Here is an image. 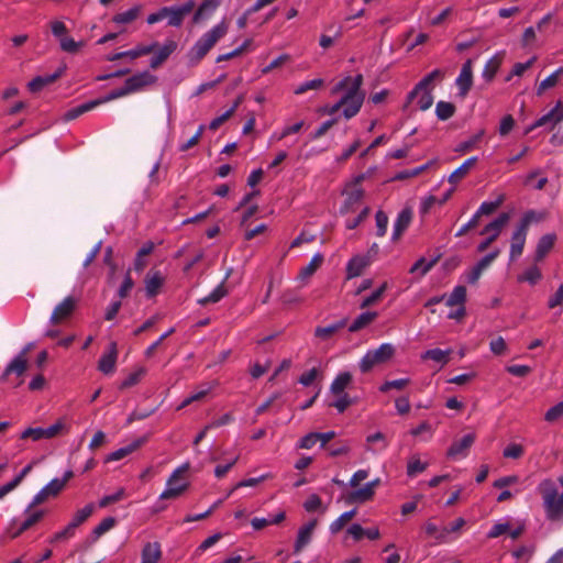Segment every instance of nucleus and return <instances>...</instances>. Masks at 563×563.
I'll use <instances>...</instances> for the list:
<instances>
[{"label":"nucleus","mask_w":563,"mask_h":563,"mask_svg":"<svg viewBox=\"0 0 563 563\" xmlns=\"http://www.w3.org/2000/svg\"><path fill=\"white\" fill-rule=\"evenodd\" d=\"M363 84V76L361 74L352 77L346 76L340 80L331 90L332 95H338L344 91L342 98L334 104L324 108V112L333 115L340 109H343V115L346 120L355 117L364 102L365 92L362 91L361 87Z\"/></svg>","instance_id":"nucleus-1"},{"label":"nucleus","mask_w":563,"mask_h":563,"mask_svg":"<svg viewBox=\"0 0 563 563\" xmlns=\"http://www.w3.org/2000/svg\"><path fill=\"white\" fill-rule=\"evenodd\" d=\"M558 483L562 493H559L556 482L552 478H544L537 486L545 518L551 522H563V475L558 478Z\"/></svg>","instance_id":"nucleus-2"},{"label":"nucleus","mask_w":563,"mask_h":563,"mask_svg":"<svg viewBox=\"0 0 563 563\" xmlns=\"http://www.w3.org/2000/svg\"><path fill=\"white\" fill-rule=\"evenodd\" d=\"M229 24L221 21L211 30L206 32L190 48L188 53L192 65L199 64L205 56L214 47V45L228 33Z\"/></svg>","instance_id":"nucleus-3"},{"label":"nucleus","mask_w":563,"mask_h":563,"mask_svg":"<svg viewBox=\"0 0 563 563\" xmlns=\"http://www.w3.org/2000/svg\"><path fill=\"white\" fill-rule=\"evenodd\" d=\"M189 467V463H185L170 474L166 482V488L159 495L161 500L177 499L188 490L190 486L187 477Z\"/></svg>","instance_id":"nucleus-4"},{"label":"nucleus","mask_w":563,"mask_h":563,"mask_svg":"<svg viewBox=\"0 0 563 563\" xmlns=\"http://www.w3.org/2000/svg\"><path fill=\"white\" fill-rule=\"evenodd\" d=\"M30 347L23 349L5 367L1 375V380L12 388H16L24 383V375L29 368Z\"/></svg>","instance_id":"nucleus-5"},{"label":"nucleus","mask_w":563,"mask_h":563,"mask_svg":"<svg viewBox=\"0 0 563 563\" xmlns=\"http://www.w3.org/2000/svg\"><path fill=\"white\" fill-rule=\"evenodd\" d=\"M395 346L390 343H383L377 349L368 350L360 362L362 373H368L375 366L390 361L395 355Z\"/></svg>","instance_id":"nucleus-6"},{"label":"nucleus","mask_w":563,"mask_h":563,"mask_svg":"<svg viewBox=\"0 0 563 563\" xmlns=\"http://www.w3.org/2000/svg\"><path fill=\"white\" fill-rule=\"evenodd\" d=\"M509 219V213L503 212L495 220L485 225L481 234L486 235V238L478 244L477 252H485L498 239Z\"/></svg>","instance_id":"nucleus-7"},{"label":"nucleus","mask_w":563,"mask_h":563,"mask_svg":"<svg viewBox=\"0 0 563 563\" xmlns=\"http://www.w3.org/2000/svg\"><path fill=\"white\" fill-rule=\"evenodd\" d=\"M364 176H358L354 183L346 186L344 190L345 199L341 207V213L355 212L362 205L364 190L361 187Z\"/></svg>","instance_id":"nucleus-8"},{"label":"nucleus","mask_w":563,"mask_h":563,"mask_svg":"<svg viewBox=\"0 0 563 563\" xmlns=\"http://www.w3.org/2000/svg\"><path fill=\"white\" fill-rule=\"evenodd\" d=\"M78 305V299L74 296L64 298L53 310L51 316L52 324H60L70 319Z\"/></svg>","instance_id":"nucleus-9"},{"label":"nucleus","mask_w":563,"mask_h":563,"mask_svg":"<svg viewBox=\"0 0 563 563\" xmlns=\"http://www.w3.org/2000/svg\"><path fill=\"white\" fill-rule=\"evenodd\" d=\"M561 121H563V102L558 101L551 111L539 118L532 125L527 128L525 133L529 134L534 129L540 126H549L550 129H553Z\"/></svg>","instance_id":"nucleus-10"},{"label":"nucleus","mask_w":563,"mask_h":563,"mask_svg":"<svg viewBox=\"0 0 563 563\" xmlns=\"http://www.w3.org/2000/svg\"><path fill=\"white\" fill-rule=\"evenodd\" d=\"M64 488L65 481H59V478L52 479L33 497V505H41L49 498L57 497Z\"/></svg>","instance_id":"nucleus-11"},{"label":"nucleus","mask_w":563,"mask_h":563,"mask_svg":"<svg viewBox=\"0 0 563 563\" xmlns=\"http://www.w3.org/2000/svg\"><path fill=\"white\" fill-rule=\"evenodd\" d=\"M476 439L475 433L465 434L462 439L454 441L448 450V457L457 459L465 457L468 450L474 444Z\"/></svg>","instance_id":"nucleus-12"},{"label":"nucleus","mask_w":563,"mask_h":563,"mask_svg":"<svg viewBox=\"0 0 563 563\" xmlns=\"http://www.w3.org/2000/svg\"><path fill=\"white\" fill-rule=\"evenodd\" d=\"M528 232L518 225L511 234L509 258L516 261L523 253Z\"/></svg>","instance_id":"nucleus-13"},{"label":"nucleus","mask_w":563,"mask_h":563,"mask_svg":"<svg viewBox=\"0 0 563 563\" xmlns=\"http://www.w3.org/2000/svg\"><path fill=\"white\" fill-rule=\"evenodd\" d=\"M37 505H33V501L24 510V520L19 525L18 533H23L38 523L45 516L46 511L42 509H34Z\"/></svg>","instance_id":"nucleus-14"},{"label":"nucleus","mask_w":563,"mask_h":563,"mask_svg":"<svg viewBox=\"0 0 563 563\" xmlns=\"http://www.w3.org/2000/svg\"><path fill=\"white\" fill-rule=\"evenodd\" d=\"M444 74L442 70L440 69H434L432 70L430 74H428L427 76H424L416 86L415 88L408 93V101L409 102H412L416 98V96H418L420 93L421 90L423 89H428L430 91H432L433 89V82L435 80H441L443 78Z\"/></svg>","instance_id":"nucleus-15"},{"label":"nucleus","mask_w":563,"mask_h":563,"mask_svg":"<svg viewBox=\"0 0 563 563\" xmlns=\"http://www.w3.org/2000/svg\"><path fill=\"white\" fill-rule=\"evenodd\" d=\"M156 81V77L148 71L139 73L125 80L128 91L130 93L142 90L143 88L153 85Z\"/></svg>","instance_id":"nucleus-16"},{"label":"nucleus","mask_w":563,"mask_h":563,"mask_svg":"<svg viewBox=\"0 0 563 563\" xmlns=\"http://www.w3.org/2000/svg\"><path fill=\"white\" fill-rule=\"evenodd\" d=\"M317 525H318L317 519H312L299 529L298 536H297V539H296V542L294 545V552L296 554L300 553L302 551V549L310 543Z\"/></svg>","instance_id":"nucleus-17"},{"label":"nucleus","mask_w":563,"mask_h":563,"mask_svg":"<svg viewBox=\"0 0 563 563\" xmlns=\"http://www.w3.org/2000/svg\"><path fill=\"white\" fill-rule=\"evenodd\" d=\"M556 242V234L555 233H548L542 235L536 246L534 252V262L540 263L542 262L548 254L552 251L554 247V244Z\"/></svg>","instance_id":"nucleus-18"},{"label":"nucleus","mask_w":563,"mask_h":563,"mask_svg":"<svg viewBox=\"0 0 563 563\" xmlns=\"http://www.w3.org/2000/svg\"><path fill=\"white\" fill-rule=\"evenodd\" d=\"M71 423L68 418L60 417L52 426L43 428L44 439L49 440L60 435L68 434Z\"/></svg>","instance_id":"nucleus-19"},{"label":"nucleus","mask_w":563,"mask_h":563,"mask_svg":"<svg viewBox=\"0 0 563 563\" xmlns=\"http://www.w3.org/2000/svg\"><path fill=\"white\" fill-rule=\"evenodd\" d=\"M473 85V69L472 62L466 60L461 69L459 77L456 78V86L460 90V95L465 97Z\"/></svg>","instance_id":"nucleus-20"},{"label":"nucleus","mask_w":563,"mask_h":563,"mask_svg":"<svg viewBox=\"0 0 563 563\" xmlns=\"http://www.w3.org/2000/svg\"><path fill=\"white\" fill-rule=\"evenodd\" d=\"M195 9V2L188 1L180 7H170L168 8L169 12L167 14L168 25L170 26H180L185 16L189 14Z\"/></svg>","instance_id":"nucleus-21"},{"label":"nucleus","mask_w":563,"mask_h":563,"mask_svg":"<svg viewBox=\"0 0 563 563\" xmlns=\"http://www.w3.org/2000/svg\"><path fill=\"white\" fill-rule=\"evenodd\" d=\"M117 358H118L117 343L111 342L108 346V351L99 360V363H98L99 371L104 374L112 373L115 368Z\"/></svg>","instance_id":"nucleus-22"},{"label":"nucleus","mask_w":563,"mask_h":563,"mask_svg":"<svg viewBox=\"0 0 563 563\" xmlns=\"http://www.w3.org/2000/svg\"><path fill=\"white\" fill-rule=\"evenodd\" d=\"M65 71V67H59L54 74L52 75H44V76H36L33 78L27 87L31 92H38L44 87L55 82L58 78L63 76Z\"/></svg>","instance_id":"nucleus-23"},{"label":"nucleus","mask_w":563,"mask_h":563,"mask_svg":"<svg viewBox=\"0 0 563 563\" xmlns=\"http://www.w3.org/2000/svg\"><path fill=\"white\" fill-rule=\"evenodd\" d=\"M412 221V210L410 208L402 209L395 221L393 231V241H398L404 232L408 229Z\"/></svg>","instance_id":"nucleus-24"},{"label":"nucleus","mask_w":563,"mask_h":563,"mask_svg":"<svg viewBox=\"0 0 563 563\" xmlns=\"http://www.w3.org/2000/svg\"><path fill=\"white\" fill-rule=\"evenodd\" d=\"M163 552L161 543L157 541L147 542L141 551V563H158L162 560Z\"/></svg>","instance_id":"nucleus-25"},{"label":"nucleus","mask_w":563,"mask_h":563,"mask_svg":"<svg viewBox=\"0 0 563 563\" xmlns=\"http://www.w3.org/2000/svg\"><path fill=\"white\" fill-rule=\"evenodd\" d=\"M145 291L148 298L155 297L162 286L164 285L165 278L158 271H150L145 277Z\"/></svg>","instance_id":"nucleus-26"},{"label":"nucleus","mask_w":563,"mask_h":563,"mask_svg":"<svg viewBox=\"0 0 563 563\" xmlns=\"http://www.w3.org/2000/svg\"><path fill=\"white\" fill-rule=\"evenodd\" d=\"M323 261L324 257L321 253L314 254L310 263L299 271L297 279L301 282L302 285H306L310 277L321 267Z\"/></svg>","instance_id":"nucleus-27"},{"label":"nucleus","mask_w":563,"mask_h":563,"mask_svg":"<svg viewBox=\"0 0 563 563\" xmlns=\"http://www.w3.org/2000/svg\"><path fill=\"white\" fill-rule=\"evenodd\" d=\"M369 265V261L366 256L355 255L346 265V278L352 279L362 275L364 269Z\"/></svg>","instance_id":"nucleus-28"},{"label":"nucleus","mask_w":563,"mask_h":563,"mask_svg":"<svg viewBox=\"0 0 563 563\" xmlns=\"http://www.w3.org/2000/svg\"><path fill=\"white\" fill-rule=\"evenodd\" d=\"M177 44L174 41H167L157 51L155 49L154 56L151 59V67L153 69L158 68L176 49Z\"/></svg>","instance_id":"nucleus-29"},{"label":"nucleus","mask_w":563,"mask_h":563,"mask_svg":"<svg viewBox=\"0 0 563 563\" xmlns=\"http://www.w3.org/2000/svg\"><path fill=\"white\" fill-rule=\"evenodd\" d=\"M346 324L347 319H342L325 327H317L314 330V336L322 341H328L332 339L340 330L344 329Z\"/></svg>","instance_id":"nucleus-30"},{"label":"nucleus","mask_w":563,"mask_h":563,"mask_svg":"<svg viewBox=\"0 0 563 563\" xmlns=\"http://www.w3.org/2000/svg\"><path fill=\"white\" fill-rule=\"evenodd\" d=\"M375 496V492L365 484L363 487L354 489L346 496L347 504H364L371 501Z\"/></svg>","instance_id":"nucleus-31"},{"label":"nucleus","mask_w":563,"mask_h":563,"mask_svg":"<svg viewBox=\"0 0 563 563\" xmlns=\"http://www.w3.org/2000/svg\"><path fill=\"white\" fill-rule=\"evenodd\" d=\"M477 157L473 156L466 159L459 168H456L450 176L449 183L453 186H456L462 179H464L471 169L476 165Z\"/></svg>","instance_id":"nucleus-32"},{"label":"nucleus","mask_w":563,"mask_h":563,"mask_svg":"<svg viewBox=\"0 0 563 563\" xmlns=\"http://www.w3.org/2000/svg\"><path fill=\"white\" fill-rule=\"evenodd\" d=\"M144 442H145V440L137 439L134 442H132L131 444L111 452L109 455H107L106 462L120 461V460L126 457L128 455H130L131 453H133L137 449H140L144 444Z\"/></svg>","instance_id":"nucleus-33"},{"label":"nucleus","mask_w":563,"mask_h":563,"mask_svg":"<svg viewBox=\"0 0 563 563\" xmlns=\"http://www.w3.org/2000/svg\"><path fill=\"white\" fill-rule=\"evenodd\" d=\"M377 317L378 313L376 311H365L357 316L355 320L349 325V331L353 333L358 332L373 323Z\"/></svg>","instance_id":"nucleus-34"},{"label":"nucleus","mask_w":563,"mask_h":563,"mask_svg":"<svg viewBox=\"0 0 563 563\" xmlns=\"http://www.w3.org/2000/svg\"><path fill=\"white\" fill-rule=\"evenodd\" d=\"M102 100H92L80 106H77L73 109L66 111L63 115L65 121H71L80 117L81 114L95 109L97 106L101 104Z\"/></svg>","instance_id":"nucleus-35"},{"label":"nucleus","mask_w":563,"mask_h":563,"mask_svg":"<svg viewBox=\"0 0 563 563\" xmlns=\"http://www.w3.org/2000/svg\"><path fill=\"white\" fill-rule=\"evenodd\" d=\"M219 0H205L197 9L194 15V22L198 23L202 20L208 19L219 7Z\"/></svg>","instance_id":"nucleus-36"},{"label":"nucleus","mask_w":563,"mask_h":563,"mask_svg":"<svg viewBox=\"0 0 563 563\" xmlns=\"http://www.w3.org/2000/svg\"><path fill=\"white\" fill-rule=\"evenodd\" d=\"M538 263L534 262V264L530 267H528L523 273L517 276L518 283H528L531 286H534L542 279V272L537 265Z\"/></svg>","instance_id":"nucleus-37"},{"label":"nucleus","mask_w":563,"mask_h":563,"mask_svg":"<svg viewBox=\"0 0 563 563\" xmlns=\"http://www.w3.org/2000/svg\"><path fill=\"white\" fill-rule=\"evenodd\" d=\"M352 383V375L349 372L340 373L331 383L332 395L346 394L345 388Z\"/></svg>","instance_id":"nucleus-38"},{"label":"nucleus","mask_w":563,"mask_h":563,"mask_svg":"<svg viewBox=\"0 0 563 563\" xmlns=\"http://www.w3.org/2000/svg\"><path fill=\"white\" fill-rule=\"evenodd\" d=\"M516 519L505 518L493 525L487 533L488 539H496L503 534H508Z\"/></svg>","instance_id":"nucleus-39"},{"label":"nucleus","mask_w":563,"mask_h":563,"mask_svg":"<svg viewBox=\"0 0 563 563\" xmlns=\"http://www.w3.org/2000/svg\"><path fill=\"white\" fill-rule=\"evenodd\" d=\"M545 212L528 210L527 212L523 213L522 218L520 219L517 225L528 232L532 223L542 222L545 219Z\"/></svg>","instance_id":"nucleus-40"},{"label":"nucleus","mask_w":563,"mask_h":563,"mask_svg":"<svg viewBox=\"0 0 563 563\" xmlns=\"http://www.w3.org/2000/svg\"><path fill=\"white\" fill-rule=\"evenodd\" d=\"M506 196L504 194H499L495 201H485L483 202L475 214L481 219L483 216H489L494 213L505 201Z\"/></svg>","instance_id":"nucleus-41"},{"label":"nucleus","mask_w":563,"mask_h":563,"mask_svg":"<svg viewBox=\"0 0 563 563\" xmlns=\"http://www.w3.org/2000/svg\"><path fill=\"white\" fill-rule=\"evenodd\" d=\"M451 350L443 351L441 349L427 350L422 355V360H431L439 364L445 365L450 360Z\"/></svg>","instance_id":"nucleus-42"},{"label":"nucleus","mask_w":563,"mask_h":563,"mask_svg":"<svg viewBox=\"0 0 563 563\" xmlns=\"http://www.w3.org/2000/svg\"><path fill=\"white\" fill-rule=\"evenodd\" d=\"M228 290L223 283L218 285L208 296L198 300V303L201 306H207L209 303H216L220 301L223 297H225Z\"/></svg>","instance_id":"nucleus-43"},{"label":"nucleus","mask_w":563,"mask_h":563,"mask_svg":"<svg viewBox=\"0 0 563 563\" xmlns=\"http://www.w3.org/2000/svg\"><path fill=\"white\" fill-rule=\"evenodd\" d=\"M95 511V505L92 503L87 504L84 508L78 509L71 520L69 521L70 525L78 528L80 525H82Z\"/></svg>","instance_id":"nucleus-44"},{"label":"nucleus","mask_w":563,"mask_h":563,"mask_svg":"<svg viewBox=\"0 0 563 563\" xmlns=\"http://www.w3.org/2000/svg\"><path fill=\"white\" fill-rule=\"evenodd\" d=\"M428 467L427 462H422L418 454H413L409 457L407 463V475L410 477L416 476L426 471Z\"/></svg>","instance_id":"nucleus-45"},{"label":"nucleus","mask_w":563,"mask_h":563,"mask_svg":"<svg viewBox=\"0 0 563 563\" xmlns=\"http://www.w3.org/2000/svg\"><path fill=\"white\" fill-rule=\"evenodd\" d=\"M466 300V288L464 286H456L449 298L446 299V306L449 307H464Z\"/></svg>","instance_id":"nucleus-46"},{"label":"nucleus","mask_w":563,"mask_h":563,"mask_svg":"<svg viewBox=\"0 0 563 563\" xmlns=\"http://www.w3.org/2000/svg\"><path fill=\"white\" fill-rule=\"evenodd\" d=\"M423 530L428 537L434 538L439 542H443L448 534L446 528L440 529L431 519L424 523Z\"/></svg>","instance_id":"nucleus-47"},{"label":"nucleus","mask_w":563,"mask_h":563,"mask_svg":"<svg viewBox=\"0 0 563 563\" xmlns=\"http://www.w3.org/2000/svg\"><path fill=\"white\" fill-rule=\"evenodd\" d=\"M141 13V7L135 5L124 12L118 13L113 16V22L118 24H128L133 22Z\"/></svg>","instance_id":"nucleus-48"},{"label":"nucleus","mask_w":563,"mask_h":563,"mask_svg":"<svg viewBox=\"0 0 563 563\" xmlns=\"http://www.w3.org/2000/svg\"><path fill=\"white\" fill-rule=\"evenodd\" d=\"M563 74V68H559L553 74H551L549 77H547L544 80H542L538 88H537V95L541 96L545 90L555 87L559 82L560 76Z\"/></svg>","instance_id":"nucleus-49"},{"label":"nucleus","mask_w":563,"mask_h":563,"mask_svg":"<svg viewBox=\"0 0 563 563\" xmlns=\"http://www.w3.org/2000/svg\"><path fill=\"white\" fill-rule=\"evenodd\" d=\"M483 136L484 130H481L478 133H476L468 140L460 143L455 151L462 154L471 152L472 150L477 147V144L482 141Z\"/></svg>","instance_id":"nucleus-50"},{"label":"nucleus","mask_w":563,"mask_h":563,"mask_svg":"<svg viewBox=\"0 0 563 563\" xmlns=\"http://www.w3.org/2000/svg\"><path fill=\"white\" fill-rule=\"evenodd\" d=\"M435 113L439 120H449L455 113V106L452 102L439 101L435 107Z\"/></svg>","instance_id":"nucleus-51"},{"label":"nucleus","mask_w":563,"mask_h":563,"mask_svg":"<svg viewBox=\"0 0 563 563\" xmlns=\"http://www.w3.org/2000/svg\"><path fill=\"white\" fill-rule=\"evenodd\" d=\"M388 285L387 283H384L379 288H377L373 294H371L369 296L365 297L360 307L362 309H365V308H368L371 306H374L375 303H377L378 301L382 300L383 296H384V292L386 291Z\"/></svg>","instance_id":"nucleus-52"},{"label":"nucleus","mask_w":563,"mask_h":563,"mask_svg":"<svg viewBox=\"0 0 563 563\" xmlns=\"http://www.w3.org/2000/svg\"><path fill=\"white\" fill-rule=\"evenodd\" d=\"M356 514V510L343 512L338 519L330 525V531L335 534L341 531L344 526L350 522Z\"/></svg>","instance_id":"nucleus-53"},{"label":"nucleus","mask_w":563,"mask_h":563,"mask_svg":"<svg viewBox=\"0 0 563 563\" xmlns=\"http://www.w3.org/2000/svg\"><path fill=\"white\" fill-rule=\"evenodd\" d=\"M324 86V80L321 78H316L312 80L305 81L300 85H298L294 89L295 95H303L309 90H318Z\"/></svg>","instance_id":"nucleus-54"},{"label":"nucleus","mask_w":563,"mask_h":563,"mask_svg":"<svg viewBox=\"0 0 563 563\" xmlns=\"http://www.w3.org/2000/svg\"><path fill=\"white\" fill-rule=\"evenodd\" d=\"M500 64H501V59L498 58V57H493L490 58L485 67H484V70H483V77L485 80L487 81H492L494 79V77L496 76L499 67H500Z\"/></svg>","instance_id":"nucleus-55"},{"label":"nucleus","mask_w":563,"mask_h":563,"mask_svg":"<svg viewBox=\"0 0 563 563\" xmlns=\"http://www.w3.org/2000/svg\"><path fill=\"white\" fill-rule=\"evenodd\" d=\"M251 45H252V40H245L243 42V44L241 46H239L238 48H235L234 51L227 53V54L219 55L217 57V63L230 60L232 58H235V57L242 55L243 53H245L250 49Z\"/></svg>","instance_id":"nucleus-56"},{"label":"nucleus","mask_w":563,"mask_h":563,"mask_svg":"<svg viewBox=\"0 0 563 563\" xmlns=\"http://www.w3.org/2000/svg\"><path fill=\"white\" fill-rule=\"evenodd\" d=\"M537 57H531L526 63H516L510 71V74L506 77V81H510L514 76H522L525 71H527L529 68L532 67V65L536 63Z\"/></svg>","instance_id":"nucleus-57"},{"label":"nucleus","mask_w":563,"mask_h":563,"mask_svg":"<svg viewBox=\"0 0 563 563\" xmlns=\"http://www.w3.org/2000/svg\"><path fill=\"white\" fill-rule=\"evenodd\" d=\"M126 497V492L124 488H119L114 494L103 496L99 500V507L106 508L110 506L111 504L118 503L123 500Z\"/></svg>","instance_id":"nucleus-58"},{"label":"nucleus","mask_w":563,"mask_h":563,"mask_svg":"<svg viewBox=\"0 0 563 563\" xmlns=\"http://www.w3.org/2000/svg\"><path fill=\"white\" fill-rule=\"evenodd\" d=\"M59 45L62 51L75 54L85 45V42H76L71 37L64 36L63 38H60Z\"/></svg>","instance_id":"nucleus-59"},{"label":"nucleus","mask_w":563,"mask_h":563,"mask_svg":"<svg viewBox=\"0 0 563 563\" xmlns=\"http://www.w3.org/2000/svg\"><path fill=\"white\" fill-rule=\"evenodd\" d=\"M523 454H525V446L519 443H510L503 451L504 457L512 459V460H518V459L522 457Z\"/></svg>","instance_id":"nucleus-60"},{"label":"nucleus","mask_w":563,"mask_h":563,"mask_svg":"<svg viewBox=\"0 0 563 563\" xmlns=\"http://www.w3.org/2000/svg\"><path fill=\"white\" fill-rule=\"evenodd\" d=\"M418 108L421 111L428 110L433 103L432 91L423 89L418 96H416Z\"/></svg>","instance_id":"nucleus-61"},{"label":"nucleus","mask_w":563,"mask_h":563,"mask_svg":"<svg viewBox=\"0 0 563 563\" xmlns=\"http://www.w3.org/2000/svg\"><path fill=\"white\" fill-rule=\"evenodd\" d=\"M335 400L330 402V407H334L339 412H344L352 404V399L347 394L333 395Z\"/></svg>","instance_id":"nucleus-62"},{"label":"nucleus","mask_w":563,"mask_h":563,"mask_svg":"<svg viewBox=\"0 0 563 563\" xmlns=\"http://www.w3.org/2000/svg\"><path fill=\"white\" fill-rule=\"evenodd\" d=\"M117 523V520L113 517L103 518L98 526L93 529V534L99 538L109 530H111Z\"/></svg>","instance_id":"nucleus-63"},{"label":"nucleus","mask_w":563,"mask_h":563,"mask_svg":"<svg viewBox=\"0 0 563 563\" xmlns=\"http://www.w3.org/2000/svg\"><path fill=\"white\" fill-rule=\"evenodd\" d=\"M563 417V400L551 407L544 415V420L552 423Z\"/></svg>","instance_id":"nucleus-64"}]
</instances>
